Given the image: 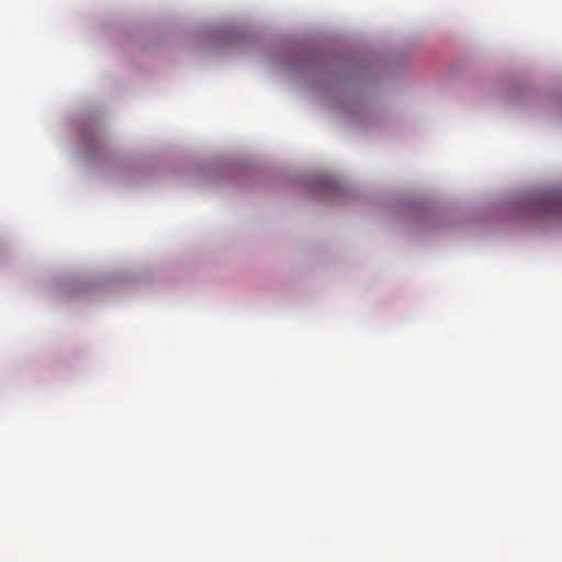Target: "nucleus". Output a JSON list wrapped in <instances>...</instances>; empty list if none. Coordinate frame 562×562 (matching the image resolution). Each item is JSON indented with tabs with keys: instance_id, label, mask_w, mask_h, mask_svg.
<instances>
[{
	"instance_id": "1",
	"label": "nucleus",
	"mask_w": 562,
	"mask_h": 562,
	"mask_svg": "<svg viewBox=\"0 0 562 562\" xmlns=\"http://www.w3.org/2000/svg\"><path fill=\"white\" fill-rule=\"evenodd\" d=\"M544 211L562 215V190H552L541 195Z\"/></svg>"
}]
</instances>
